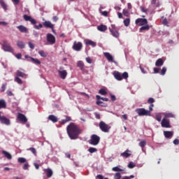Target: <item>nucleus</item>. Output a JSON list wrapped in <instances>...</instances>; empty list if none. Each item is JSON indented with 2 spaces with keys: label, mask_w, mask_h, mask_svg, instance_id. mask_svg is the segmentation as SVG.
I'll use <instances>...</instances> for the list:
<instances>
[{
  "label": "nucleus",
  "mask_w": 179,
  "mask_h": 179,
  "mask_svg": "<svg viewBox=\"0 0 179 179\" xmlns=\"http://www.w3.org/2000/svg\"><path fill=\"white\" fill-rule=\"evenodd\" d=\"M66 133L71 140H76L82 134V129L76 124L71 122L66 127Z\"/></svg>",
  "instance_id": "obj_1"
},
{
  "label": "nucleus",
  "mask_w": 179,
  "mask_h": 179,
  "mask_svg": "<svg viewBox=\"0 0 179 179\" xmlns=\"http://www.w3.org/2000/svg\"><path fill=\"white\" fill-rule=\"evenodd\" d=\"M16 76L14 78V81L16 82L18 85H23V81L20 78H23V79H27L28 75L25 73L17 70L15 73Z\"/></svg>",
  "instance_id": "obj_2"
},
{
  "label": "nucleus",
  "mask_w": 179,
  "mask_h": 179,
  "mask_svg": "<svg viewBox=\"0 0 179 179\" xmlns=\"http://www.w3.org/2000/svg\"><path fill=\"white\" fill-rule=\"evenodd\" d=\"M2 50L6 52H13L14 49L12 48L8 41H3L2 43Z\"/></svg>",
  "instance_id": "obj_3"
},
{
  "label": "nucleus",
  "mask_w": 179,
  "mask_h": 179,
  "mask_svg": "<svg viewBox=\"0 0 179 179\" xmlns=\"http://www.w3.org/2000/svg\"><path fill=\"white\" fill-rule=\"evenodd\" d=\"M100 137L96 134H92L91 138L89 141V143L92 145L96 146L100 143Z\"/></svg>",
  "instance_id": "obj_4"
},
{
  "label": "nucleus",
  "mask_w": 179,
  "mask_h": 179,
  "mask_svg": "<svg viewBox=\"0 0 179 179\" xmlns=\"http://www.w3.org/2000/svg\"><path fill=\"white\" fill-rule=\"evenodd\" d=\"M136 113L138 114V116H150L151 112L150 110H147L145 108H136Z\"/></svg>",
  "instance_id": "obj_5"
},
{
  "label": "nucleus",
  "mask_w": 179,
  "mask_h": 179,
  "mask_svg": "<svg viewBox=\"0 0 179 179\" xmlns=\"http://www.w3.org/2000/svg\"><path fill=\"white\" fill-rule=\"evenodd\" d=\"M58 75L61 79H66L68 76V72L66 70H64V67L60 66L57 70Z\"/></svg>",
  "instance_id": "obj_6"
},
{
  "label": "nucleus",
  "mask_w": 179,
  "mask_h": 179,
  "mask_svg": "<svg viewBox=\"0 0 179 179\" xmlns=\"http://www.w3.org/2000/svg\"><path fill=\"white\" fill-rule=\"evenodd\" d=\"M99 126L101 131L104 133H108L110 129V127H109V125L107 124L103 121L100 122Z\"/></svg>",
  "instance_id": "obj_7"
},
{
  "label": "nucleus",
  "mask_w": 179,
  "mask_h": 179,
  "mask_svg": "<svg viewBox=\"0 0 179 179\" xmlns=\"http://www.w3.org/2000/svg\"><path fill=\"white\" fill-rule=\"evenodd\" d=\"M46 41L49 44L53 45L56 43V38L52 34H47Z\"/></svg>",
  "instance_id": "obj_8"
},
{
  "label": "nucleus",
  "mask_w": 179,
  "mask_h": 179,
  "mask_svg": "<svg viewBox=\"0 0 179 179\" xmlns=\"http://www.w3.org/2000/svg\"><path fill=\"white\" fill-rule=\"evenodd\" d=\"M109 31L113 36L115 38H118L120 36V33L115 25H111V27H109Z\"/></svg>",
  "instance_id": "obj_9"
},
{
  "label": "nucleus",
  "mask_w": 179,
  "mask_h": 179,
  "mask_svg": "<svg viewBox=\"0 0 179 179\" xmlns=\"http://www.w3.org/2000/svg\"><path fill=\"white\" fill-rule=\"evenodd\" d=\"M162 128H171L170 120L167 118H163L161 122Z\"/></svg>",
  "instance_id": "obj_10"
},
{
  "label": "nucleus",
  "mask_w": 179,
  "mask_h": 179,
  "mask_svg": "<svg viewBox=\"0 0 179 179\" xmlns=\"http://www.w3.org/2000/svg\"><path fill=\"white\" fill-rule=\"evenodd\" d=\"M0 122L2 124L9 126L10 124V120L5 116L1 115V112H0Z\"/></svg>",
  "instance_id": "obj_11"
},
{
  "label": "nucleus",
  "mask_w": 179,
  "mask_h": 179,
  "mask_svg": "<svg viewBox=\"0 0 179 179\" xmlns=\"http://www.w3.org/2000/svg\"><path fill=\"white\" fill-rule=\"evenodd\" d=\"M135 23L139 26H144L148 24V21L145 18H138L136 20Z\"/></svg>",
  "instance_id": "obj_12"
},
{
  "label": "nucleus",
  "mask_w": 179,
  "mask_h": 179,
  "mask_svg": "<svg viewBox=\"0 0 179 179\" xmlns=\"http://www.w3.org/2000/svg\"><path fill=\"white\" fill-rule=\"evenodd\" d=\"M83 45L81 42H74L72 48L74 51H81Z\"/></svg>",
  "instance_id": "obj_13"
},
{
  "label": "nucleus",
  "mask_w": 179,
  "mask_h": 179,
  "mask_svg": "<svg viewBox=\"0 0 179 179\" xmlns=\"http://www.w3.org/2000/svg\"><path fill=\"white\" fill-rule=\"evenodd\" d=\"M24 58L26 59H31V62H33V64H34L35 65H41V62L38 59H35L34 57H31L27 55H24Z\"/></svg>",
  "instance_id": "obj_14"
},
{
  "label": "nucleus",
  "mask_w": 179,
  "mask_h": 179,
  "mask_svg": "<svg viewBox=\"0 0 179 179\" xmlns=\"http://www.w3.org/2000/svg\"><path fill=\"white\" fill-rule=\"evenodd\" d=\"M23 19L24 21H29L31 22V24H36L37 23L36 20H34L31 16H29L28 15H24Z\"/></svg>",
  "instance_id": "obj_15"
},
{
  "label": "nucleus",
  "mask_w": 179,
  "mask_h": 179,
  "mask_svg": "<svg viewBox=\"0 0 179 179\" xmlns=\"http://www.w3.org/2000/svg\"><path fill=\"white\" fill-rule=\"evenodd\" d=\"M103 55L109 62H113L114 64H117V62L114 61L113 57L110 55V53L104 52Z\"/></svg>",
  "instance_id": "obj_16"
},
{
  "label": "nucleus",
  "mask_w": 179,
  "mask_h": 179,
  "mask_svg": "<svg viewBox=\"0 0 179 179\" xmlns=\"http://www.w3.org/2000/svg\"><path fill=\"white\" fill-rule=\"evenodd\" d=\"M17 120L24 124L27 122V118L26 117V116L24 115H23L22 113H18Z\"/></svg>",
  "instance_id": "obj_17"
},
{
  "label": "nucleus",
  "mask_w": 179,
  "mask_h": 179,
  "mask_svg": "<svg viewBox=\"0 0 179 179\" xmlns=\"http://www.w3.org/2000/svg\"><path fill=\"white\" fill-rule=\"evenodd\" d=\"M164 136L166 138L171 139L174 136V132L172 131H164Z\"/></svg>",
  "instance_id": "obj_18"
},
{
  "label": "nucleus",
  "mask_w": 179,
  "mask_h": 179,
  "mask_svg": "<svg viewBox=\"0 0 179 179\" xmlns=\"http://www.w3.org/2000/svg\"><path fill=\"white\" fill-rule=\"evenodd\" d=\"M45 173H46L47 178H50L53 176V171L51 169H43Z\"/></svg>",
  "instance_id": "obj_19"
},
{
  "label": "nucleus",
  "mask_w": 179,
  "mask_h": 179,
  "mask_svg": "<svg viewBox=\"0 0 179 179\" xmlns=\"http://www.w3.org/2000/svg\"><path fill=\"white\" fill-rule=\"evenodd\" d=\"M1 153L3 155V157L5 158H6L8 160H11L12 159L13 156H12V155L10 152H7L6 150H2Z\"/></svg>",
  "instance_id": "obj_20"
},
{
  "label": "nucleus",
  "mask_w": 179,
  "mask_h": 179,
  "mask_svg": "<svg viewBox=\"0 0 179 179\" xmlns=\"http://www.w3.org/2000/svg\"><path fill=\"white\" fill-rule=\"evenodd\" d=\"M16 28L18 29V30L22 33H28L29 32L27 27H26L25 26L19 25V26L16 27Z\"/></svg>",
  "instance_id": "obj_21"
},
{
  "label": "nucleus",
  "mask_w": 179,
  "mask_h": 179,
  "mask_svg": "<svg viewBox=\"0 0 179 179\" xmlns=\"http://www.w3.org/2000/svg\"><path fill=\"white\" fill-rule=\"evenodd\" d=\"M85 45H91V47H93V48L96 47V43L90 39L85 40Z\"/></svg>",
  "instance_id": "obj_22"
},
{
  "label": "nucleus",
  "mask_w": 179,
  "mask_h": 179,
  "mask_svg": "<svg viewBox=\"0 0 179 179\" xmlns=\"http://www.w3.org/2000/svg\"><path fill=\"white\" fill-rule=\"evenodd\" d=\"M113 76L117 80H122V76L119 71H115L113 73Z\"/></svg>",
  "instance_id": "obj_23"
},
{
  "label": "nucleus",
  "mask_w": 179,
  "mask_h": 179,
  "mask_svg": "<svg viewBox=\"0 0 179 179\" xmlns=\"http://www.w3.org/2000/svg\"><path fill=\"white\" fill-rule=\"evenodd\" d=\"M120 155L124 158H129L131 156V153L130 150H127L124 152L121 153Z\"/></svg>",
  "instance_id": "obj_24"
},
{
  "label": "nucleus",
  "mask_w": 179,
  "mask_h": 179,
  "mask_svg": "<svg viewBox=\"0 0 179 179\" xmlns=\"http://www.w3.org/2000/svg\"><path fill=\"white\" fill-rule=\"evenodd\" d=\"M7 108V103L4 99H0V110L6 109Z\"/></svg>",
  "instance_id": "obj_25"
},
{
  "label": "nucleus",
  "mask_w": 179,
  "mask_h": 179,
  "mask_svg": "<svg viewBox=\"0 0 179 179\" xmlns=\"http://www.w3.org/2000/svg\"><path fill=\"white\" fill-rule=\"evenodd\" d=\"M43 24L45 28H50L53 29L54 24H52V22L50 21H45Z\"/></svg>",
  "instance_id": "obj_26"
},
{
  "label": "nucleus",
  "mask_w": 179,
  "mask_h": 179,
  "mask_svg": "<svg viewBox=\"0 0 179 179\" xmlns=\"http://www.w3.org/2000/svg\"><path fill=\"white\" fill-rule=\"evenodd\" d=\"M48 120L53 123H57L58 122V118L54 115H49Z\"/></svg>",
  "instance_id": "obj_27"
},
{
  "label": "nucleus",
  "mask_w": 179,
  "mask_h": 179,
  "mask_svg": "<svg viewBox=\"0 0 179 179\" xmlns=\"http://www.w3.org/2000/svg\"><path fill=\"white\" fill-rule=\"evenodd\" d=\"M77 66L80 69V71H85V64L83 61H78L77 62Z\"/></svg>",
  "instance_id": "obj_28"
},
{
  "label": "nucleus",
  "mask_w": 179,
  "mask_h": 179,
  "mask_svg": "<svg viewBox=\"0 0 179 179\" xmlns=\"http://www.w3.org/2000/svg\"><path fill=\"white\" fill-rule=\"evenodd\" d=\"M17 46L18 48L22 50L23 48H25V43L22 41H17Z\"/></svg>",
  "instance_id": "obj_29"
},
{
  "label": "nucleus",
  "mask_w": 179,
  "mask_h": 179,
  "mask_svg": "<svg viewBox=\"0 0 179 179\" xmlns=\"http://www.w3.org/2000/svg\"><path fill=\"white\" fill-rule=\"evenodd\" d=\"M164 64L163 59H158L155 62V66H163Z\"/></svg>",
  "instance_id": "obj_30"
},
{
  "label": "nucleus",
  "mask_w": 179,
  "mask_h": 179,
  "mask_svg": "<svg viewBox=\"0 0 179 179\" xmlns=\"http://www.w3.org/2000/svg\"><path fill=\"white\" fill-rule=\"evenodd\" d=\"M97 29L100 31H106L108 29L106 25L101 24L97 27Z\"/></svg>",
  "instance_id": "obj_31"
},
{
  "label": "nucleus",
  "mask_w": 179,
  "mask_h": 179,
  "mask_svg": "<svg viewBox=\"0 0 179 179\" xmlns=\"http://www.w3.org/2000/svg\"><path fill=\"white\" fill-rule=\"evenodd\" d=\"M71 120H71V117L66 116V119H65V120H62L61 121V124L64 125V124H66L67 122H71Z\"/></svg>",
  "instance_id": "obj_32"
},
{
  "label": "nucleus",
  "mask_w": 179,
  "mask_h": 179,
  "mask_svg": "<svg viewBox=\"0 0 179 179\" xmlns=\"http://www.w3.org/2000/svg\"><path fill=\"white\" fill-rule=\"evenodd\" d=\"M150 29V25H148V24H145V26H143L141 27L140 29H139V32H142L143 31H148L149 29Z\"/></svg>",
  "instance_id": "obj_33"
},
{
  "label": "nucleus",
  "mask_w": 179,
  "mask_h": 179,
  "mask_svg": "<svg viewBox=\"0 0 179 179\" xmlns=\"http://www.w3.org/2000/svg\"><path fill=\"white\" fill-rule=\"evenodd\" d=\"M146 145H147V141L145 140H142L139 143V146L142 148L143 150L145 148Z\"/></svg>",
  "instance_id": "obj_34"
},
{
  "label": "nucleus",
  "mask_w": 179,
  "mask_h": 179,
  "mask_svg": "<svg viewBox=\"0 0 179 179\" xmlns=\"http://www.w3.org/2000/svg\"><path fill=\"white\" fill-rule=\"evenodd\" d=\"M27 151H30L34 156H37L36 149L34 148H29L27 149Z\"/></svg>",
  "instance_id": "obj_35"
},
{
  "label": "nucleus",
  "mask_w": 179,
  "mask_h": 179,
  "mask_svg": "<svg viewBox=\"0 0 179 179\" xmlns=\"http://www.w3.org/2000/svg\"><path fill=\"white\" fill-rule=\"evenodd\" d=\"M174 117H175V115L171 113L164 114V118H166V119L174 118Z\"/></svg>",
  "instance_id": "obj_36"
},
{
  "label": "nucleus",
  "mask_w": 179,
  "mask_h": 179,
  "mask_svg": "<svg viewBox=\"0 0 179 179\" xmlns=\"http://www.w3.org/2000/svg\"><path fill=\"white\" fill-rule=\"evenodd\" d=\"M112 171L114 172H123L124 169H120L119 166H115L112 168Z\"/></svg>",
  "instance_id": "obj_37"
},
{
  "label": "nucleus",
  "mask_w": 179,
  "mask_h": 179,
  "mask_svg": "<svg viewBox=\"0 0 179 179\" xmlns=\"http://www.w3.org/2000/svg\"><path fill=\"white\" fill-rule=\"evenodd\" d=\"M131 22V19L130 18H126L124 21L123 23L125 27H129Z\"/></svg>",
  "instance_id": "obj_38"
},
{
  "label": "nucleus",
  "mask_w": 179,
  "mask_h": 179,
  "mask_svg": "<svg viewBox=\"0 0 179 179\" xmlns=\"http://www.w3.org/2000/svg\"><path fill=\"white\" fill-rule=\"evenodd\" d=\"M17 162L20 164H25L27 163V159L24 157H19L17 159Z\"/></svg>",
  "instance_id": "obj_39"
},
{
  "label": "nucleus",
  "mask_w": 179,
  "mask_h": 179,
  "mask_svg": "<svg viewBox=\"0 0 179 179\" xmlns=\"http://www.w3.org/2000/svg\"><path fill=\"white\" fill-rule=\"evenodd\" d=\"M38 54L41 57H43V58H45V57H48V53L45 52L43 50H39Z\"/></svg>",
  "instance_id": "obj_40"
},
{
  "label": "nucleus",
  "mask_w": 179,
  "mask_h": 179,
  "mask_svg": "<svg viewBox=\"0 0 179 179\" xmlns=\"http://www.w3.org/2000/svg\"><path fill=\"white\" fill-rule=\"evenodd\" d=\"M99 94H101V96H106V94H108L107 91L105 89H100L99 90Z\"/></svg>",
  "instance_id": "obj_41"
},
{
  "label": "nucleus",
  "mask_w": 179,
  "mask_h": 179,
  "mask_svg": "<svg viewBox=\"0 0 179 179\" xmlns=\"http://www.w3.org/2000/svg\"><path fill=\"white\" fill-rule=\"evenodd\" d=\"M156 120L159 122H160L162 120V113H158L155 116Z\"/></svg>",
  "instance_id": "obj_42"
},
{
  "label": "nucleus",
  "mask_w": 179,
  "mask_h": 179,
  "mask_svg": "<svg viewBox=\"0 0 179 179\" xmlns=\"http://www.w3.org/2000/svg\"><path fill=\"white\" fill-rule=\"evenodd\" d=\"M88 152L90 153V154H93V153H95L97 152V149L96 148H93V147H90L89 149H88Z\"/></svg>",
  "instance_id": "obj_43"
},
{
  "label": "nucleus",
  "mask_w": 179,
  "mask_h": 179,
  "mask_svg": "<svg viewBox=\"0 0 179 179\" xmlns=\"http://www.w3.org/2000/svg\"><path fill=\"white\" fill-rule=\"evenodd\" d=\"M0 5L5 10H7V5L3 0H0Z\"/></svg>",
  "instance_id": "obj_44"
},
{
  "label": "nucleus",
  "mask_w": 179,
  "mask_h": 179,
  "mask_svg": "<svg viewBox=\"0 0 179 179\" xmlns=\"http://www.w3.org/2000/svg\"><path fill=\"white\" fill-rule=\"evenodd\" d=\"M114 179H122V175L120 173L117 172L114 175Z\"/></svg>",
  "instance_id": "obj_45"
},
{
  "label": "nucleus",
  "mask_w": 179,
  "mask_h": 179,
  "mask_svg": "<svg viewBox=\"0 0 179 179\" xmlns=\"http://www.w3.org/2000/svg\"><path fill=\"white\" fill-rule=\"evenodd\" d=\"M166 72H167V69L166 67H163L160 72V75L164 76V75H166Z\"/></svg>",
  "instance_id": "obj_46"
},
{
  "label": "nucleus",
  "mask_w": 179,
  "mask_h": 179,
  "mask_svg": "<svg viewBox=\"0 0 179 179\" xmlns=\"http://www.w3.org/2000/svg\"><path fill=\"white\" fill-rule=\"evenodd\" d=\"M135 167H136V164H134V162H131L129 163V164H128V168L129 169H132Z\"/></svg>",
  "instance_id": "obj_47"
},
{
  "label": "nucleus",
  "mask_w": 179,
  "mask_h": 179,
  "mask_svg": "<svg viewBox=\"0 0 179 179\" xmlns=\"http://www.w3.org/2000/svg\"><path fill=\"white\" fill-rule=\"evenodd\" d=\"M29 163H25L23 166H22V169L24 170V171H27L29 170Z\"/></svg>",
  "instance_id": "obj_48"
},
{
  "label": "nucleus",
  "mask_w": 179,
  "mask_h": 179,
  "mask_svg": "<svg viewBox=\"0 0 179 179\" xmlns=\"http://www.w3.org/2000/svg\"><path fill=\"white\" fill-rule=\"evenodd\" d=\"M122 79H128L129 78V73L127 72H124L122 74Z\"/></svg>",
  "instance_id": "obj_49"
},
{
  "label": "nucleus",
  "mask_w": 179,
  "mask_h": 179,
  "mask_svg": "<svg viewBox=\"0 0 179 179\" xmlns=\"http://www.w3.org/2000/svg\"><path fill=\"white\" fill-rule=\"evenodd\" d=\"M96 104L97 106H100L101 107H106V106L103 105V102L101 101H96Z\"/></svg>",
  "instance_id": "obj_50"
},
{
  "label": "nucleus",
  "mask_w": 179,
  "mask_h": 179,
  "mask_svg": "<svg viewBox=\"0 0 179 179\" xmlns=\"http://www.w3.org/2000/svg\"><path fill=\"white\" fill-rule=\"evenodd\" d=\"M134 178H135V176L131 175V176H124V177H123L122 178H121V179H134Z\"/></svg>",
  "instance_id": "obj_51"
},
{
  "label": "nucleus",
  "mask_w": 179,
  "mask_h": 179,
  "mask_svg": "<svg viewBox=\"0 0 179 179\" xmlns=\"http://www.w3.org/2000/svg\"><path fill=\"white\" fill-rule=\"evenodd\" d=\"M85 61L87 62V64H92L93 62L92 59L90 57H86Z\"/></svg>",
  "instance_id": "obj_52"
},
{
  "label": "nucleus",
  "mask_w": 179,
  "mask_h": 179,
  "mask_svg": "<svg viewBox=\"0 0 179 179\" xmlns=\"http://www.w3.org/2000/svg\"><path fill=\"white\" fill-rule=\"evenodd\" d=\"M155 100L154 98H149L148 100V103L149 104H153L155 103Z\"/></svg>",
  "instance_id": "obj_53"
},
{
  "label": "nucleus",
  "mask_w": 179,
  "mask_h": 179,
  "mask_svg": "<svg viewBox=\"0 0 179 179\" xmlns=\"http://www.w3.org/2000/svg\"><path fill=\"white\" fill-rule=\"evenodd\" d=\"M122 13H123V15H124V16H127V17H129V11L128 10L124 9L123 11H122Z\"/></svg>",
  "instance_id": "obj_54"
},
{
  "label": "nucleus",
  "mask_w": 179,
  "mask_h": 179,
  "mask_svg": "<svg viewBox=\"0 0 179 179\" xmlns=\"http://www.w3.org/2000/svg\"><path fill=\"white\" fill-rule=\"evenodd\" d=\"M96 179H109V178H104L103 175L99 174L96 176Z\"/></svg>",
  "instance_id": "obj_55"
},
{
  "label": "nucleus",
  "mask_w": 179,
  "mask_h": 179,
  "mask_svg": "<svg viewBox=\"0 0 179 179\" xmlns=\"http://www.w3.org/2000/svg\"><path fill=\"white\" fill-rule=\"evenodd\" d=\"M28 45L31 50H34L35 48V45L31 42H28Z\"/></svg>",
  "instance_id": "obj_56"
},
{
  "label": "nucleus",
  "mask_w": 179,
  "mask_h": 179,
  "mask_svg": "<svg viewBox=\"0 0 179 179\" xmlns=\"http://www.w3.org/2000/svg\"><path fill=\"white\" fill-rule=\"evenodd\" d=\"M6 89V84H2L1 87V92H5Z\"/></svg>",
  "instance_id": "obj_57"
},
{
  "label": "nucleus",
  "mask_w": 179,
  "mask_h": 179,
  "mask_svg": "<svg viewBox=\"0 0 179 179\" xmlns=\"http://www.w3.org/2000/svg\"><path fill=\"white\" fill-rule=\"evenodd\" d=\"M94 116L96 120L101 119V115L99 113H94Z\"/></svg>",
  "instance_id": "obj_58"
},
{
  "label": "nucleus",
  "mask_w": 179,
  "mask_h": 179,
  "mask_svg": "<svg viewBox=\"0 0 179 179\" xmlns=\"http://www.w3.org/2000/svg\"><path fill=\"white\" fill-rule=\"evenodd\" d=\"M34 29H41L43 28V24H39L38 25H34Z\"/></svg>",
  "instance_id": "obj_59"
},
{
  "label": "nucleus",
  "mask_w": 179,
  "mask_h": 179,
  "mask_svg": "<svg viewBox=\"0 0 179 179\" xmlns=\"http://www.w3.org/2000/svg\"><path fill=\"white\" fill-rule=\"evenodd\" d=\"M141 10L143 13H147L148 12V9L145 8V7L142 6L141 7Z\"/></svg>",
  "instance_id": "obj_60"
},
{
  "label": "nucleus",
  "mask_w": 179,
  "mask_h": 179,
  "mask_svg": "<svg viewBox=\"0 0 179 179\" xmlns=\"http://www.w3.org/2000/svg\"><path fill=\"white\" fill-rule=\"evenodd\" d=\"M15 58H17V59H21L22 58V54L21 53H17L15 55Z\"/></svg>",
  "instance_id": "obj_61"
},
{
  "label": "nucleus",
  "mask_w": 179,
  "mask_h": 179,
  "mask_svg": "<svg viewBox=\"0 0 179 179\" xmlns=\"http://www.w3.org/2000/svg\"><path fill=\"white\" fill-rule=\"evenodd\" d=\"M173 144H174L175 145H179V139L176 138V139L173 141Z\"/></svg>",
  "instance_id": "obj_62"
},
{
  "label": "nucleus",
  "mask_w": 179,
  "mask_h": 179,
  "mask_svg": "<svg viewBox=\"0 0 179 179\" xmlns=\"http://www.w3.org/2000/svg\"><path fill=\"white\" fill-rule=\"evenodd\" d=\"M14 5H18L20 3V0H12Z\"/></svg>",
  "instance_id": "obj_63"
},
{
  "label": "nucleus",
  "mask_w": 179,
  "mask_h": 179,
  "mask_svg": "<svg viewBox=\"0 0 179 179\" xmlns=\"http://www.w3.org/2000/svg\"><path fill=\"white\" fill-rule=\"evenodd\" d=\"M7 96H13V93L11 91H6Z\"/></svg>",
  "instance_id": "obj_64"
}]
</instances>
